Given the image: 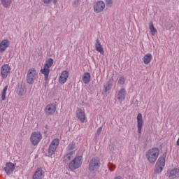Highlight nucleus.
I'll use <instances>...</instances> for the list:
<instances>
[{
  "label": "nucleus",
  "mask_w": 179,
  "mask_h": 179,
  "mask_svg": "<svg viewBox=\"0 0 179 179\" xmlns=\"http://www.w3.org/2000/svg\"><path fill=\"white\" fill-rule=\"evenodd\" d=\"M160 155V150L157 148H152L147 150L145 152V157L150 164H155Z\"/></svg>",
  "instance_id": "obj_1"
},
{
  "label": "nucleus",
  "mask_w": 179,
  "mask_h": 179,
  "mask_svg": "<svg viewBox=\"0 0 179 179\" xmlns=\"http://www.w3.org/2000/svg\"><path fill=\"white\" fill-rule=\"evenodd\" d=\"M83 163V157L82 155H78L69 164V169L71 171L77 170L82 166Z\"/></svg>",
  "instance_id": "obj_2"
},
{
  "label": "nucleus",
  "mask_w": 179,
  "mask_h": 179,
  "mask_svg": "<svg viewBox=\"0 0 179 179\" xmlns=\"http://www.w3.org/2000/svg\"><path fill=\"white\" fill-rule=\"evenodd\" d=\"M37 78V70L35 68H31L27 73V83L29 85H33L34 80Z\"/></svg>",
  "instance_id": "obj_3"
},
{
  "label": "nucleus",
  "mask_w": 179,
  "mask_h": 179,
  "mask_svg": "<svg viewBox=\"0 0 179 179\" xmlns=\"http://www.w3.org/2000/svg\"><path fill=\"white\" fill-rule=\"evenodd\" d=\"M43 139V135L40 131H34L30 136V142L34 146H37Z\"/></svg>",
  "instance_id": "obj_4"
},
{
  "label": "nucleus",
  "mask_w": 179,
  "mask_h": 179,
  "mask_svg": "<svg viewBox=\"0 0 179 179\" xmlns=\"http://www.w3.org/2000/svg\"><path fill=\"white\" fill-rule=\"evenodd\" d=\"M166 166V157H161L158 159L155 169V174H160Z\"/></svg>",
  "instance_id": "obj_5"
},
{
  "label": "nucleus",
  "mask_w": 179,
  "mask_h": 179,
  "mask_svg": "<svg viewBox=\"0 0 179 179\" xmlns=\"http://www.w3.org/2000/svg\"><path fill=\"white\" fill-rule=\"evenodd\" d=\"M76 118L80 121L82 124L86 122L87 121V118L86 117V112L85 109L78 108L76 110Z\"/></svg>",
  "instance_id": "obj_6"
},
{
  "label": "nucleus",
  "mask_w": 179,
  "mask_h": 179,
  "mask_svg": "<svg viewBox=\"0 0 179 179\" xmlns=\"http://www.w3.org/2000/svg\"><path fill=\"white\" fill-rule=\"evenodd\" d=\"M106 9V3L103 1H97L93 4V10L94 13H101Z\"/></svg>",
  "instance_id": "obj_7"
},
{
  "label": "nucleus",
  "mask_w": 179,
  "mask_h": 179,
  "mask_svg": "<svg viewBox=\"0 0 179 179\" xmlns=\"http://www.w3.org/2000/svg\"><path fill=\"white\" fill-rule=\"evenodd\" d=\"M100 168V159L99 158H93L89 164V170L92 173V171H96Z\"/></svg>",
  "instance_id": "obj_8"
},
{
  "label": "nucleus",
  "mask_w": 179,
  "mask_h": 179,
  "mask_svg": "<svg viewBox=\"0 0 179 179\" xmlns=\"http://www.w3.org/2000/svg\"><path fill=\"white\" fill-rule=\"evenodd\" d=\"M59 145V139L55 138L52 141L50 145H49V148H48L49 156H52V155H54V153H55V151L57 150V148H58Z\"/></svg>",
  "instance_id": "obj_9"
},
{
  "label": "nucleus",
  "mask_w": 179,
  "mask_h": 179,
  "mask_svg": "<svg viewBox=\"0 0 179 179\" xmlns=\"http://www.w3.org/2000/svg\"><path fill=\"white\" fill-rule=\"evenodd\" d=\"M10 71L12 69L9 64H3L1 67V76L3 79H6L9 75H10Z\"/></svg>",
  "instance_id": "obj_10"
},
{
  "label": "nucleus",
  "mask_w": 179,
  "mask_h": 179,
  "mask_svg": "<svg viewBox=\"0 0 179 179\" xmlns=\"http://www.w3.org/2000/svg\"><path fill=\"white\" fill-rule=\"evenodd\" d=\"M57 111V105L55 103H49L45 108V113L46 115H54Z\"/></svg>",
  "instance_id": "obj_11"
},
{
  "label": "nucleus",
  "mask_w": 179,
  "mask_h": 179,
  "mask_svg": "<svg viewBox=\"0 0 179 179\" xmlns=\"http://www.w3.org/2000/svg\"><path fill=\"white\" fill-rule=\"evenodd\" d=\"M69 78V71H64L59 77V83L60 85H64Z\"/></svg>",
  "instance_id": "obj_12"
},
{
  "label": "nucleus",
  "mask_w": 179,
  "mask_h": 179,
  "mask_svg": "<svg viewBox=\"0 0 179 179\" xmlns=\"http://www.w3.org/2000/svg\"><path fill=\"white\" fill-rule=\"evenodd\" d=\"M143 127V117L142 113H138L137 115V129L138 134H142V127Z\"/></svg>",
  "instance_id": "obj_13"
},
{
  "label": "nucleus",
  "mask_w": 179,
  "mask_h": 179,
  "mask_svg": "<svg viewBox=\"0 0 179 179\" xmlns=\"http://www.w3.org/2000/svg\"><path fill=\"white\" fill-rule=\"evenodd\" d=\"M15 165L12 162H8L6 164L4 171L6 174H12L15 171Z\"/></svg>",
  "instance_id": "obj_14"
},
{
  "label": "nucleus",
  "mask_w": 179,
  "mask_h": 179,
  "mask_svg": "<svg viewBox=\"0 0 179 179\" xmlns=\"http://www.w3.org/2000/svg\"><path fill=\"white\" fill-rule=\"evenodd\" d=\"M10 45V41L8 39H3L0 42V52H3L6 48Z\"/></svg>",
  "instance_id": "obj_15"
},
{
  "label": "nucleus",
  "mask_w": 179,
  "mask_h": 179,
  "mask_svg": "<svg viewBox=\"0 0 179 179\" xmlns=\"http://www.w3.org/2000/svg\"><path fill=\"white\" fill-rule=\"evenodd\" d=\"M44 178V171L43 169L38 168L33 175V179H43Z\"/></svg>",
  "instance_id": "obj_16"
},
{
  "label": "nucleus",
  "mask_w": 179,
  "mask_h": 179,
  "mask_svg": "<svg viewBox=\"0 0 179 179\" xmlns=\"http://www.w3.org/2000/svg\"><path fill=\"white\" fill-rule=\"evenodd\" d=\"M94 45L95 50L96 51H97V52H99V54H101V55H104V48L101 45V42H100V40L96 39Z\"/></svg>",
  "instance_id": "obj_17"
},
{
  "label": "nucleus",
  "mask_w": 179,
  "mask_h": 179,
  "mask_svg": "<svg viewBox=\"0 0 179 179\" xmlns=\"http://www.w3.org/2000/svg\"><path fill=\"white\" fill-rule=\"evenodd\" d=\"M179 176V169L174 168L173 169L171 170L169 173V178L174 179L177 178Z\"/></svg>",
  "instance_id": "obj_18"
},
{
  "label": "nucleus",
  "mask_w": 179,
  "mask_h": 179,
  "mask_svg": "<svg viewBox=\"0 0 179 179\" xmlns=\"http://www.w3.org/2000/svg\"><path fill=\"white\" fill-rule=\"evenodd\" d=\"M125 94H127V90L122 88L117 93V100L120 102L124 101L125 100Z\"/></svg>",
  "instance_id": "obj_19"
},
{
  "label": "nucleus",
  "mask_w": 179,
  "mask_h": 179,
  "mask_svg": "<svg viewBox=\"0 0 179 179\" xmlns=\"http://www.w3.org/2000/svg\"><path fill=\"white\" fill-rule=\"evenodd\" d=\"M152 59H153V56L150 53L145 54L143 57V62L145 65H149L152 62Z\"/></svg>",
  "instance_id": "obj_20"
},
{
  "label": "nucleus",
  "mask_w": 179,
  "mask_h": 179,
  "mask_svg": "<svg viewBox=\"0 0 179 179\" xmlns=\"http://www.w3.org/2000/svg\"><path fill=\"white\" fill-rule=\"evenodd\" d=\"M75 157V151H69L64 156V162H70Z\"/></svg>",
  "instance_id": "obj_21"
},
{
  "label": "nucleus",
  "mask_w": 179,
  "mask_h": 179,
  "mask_svg": "<svg viewBox=\"0 0 179 179\" xmlns=\"http://www.w3.org/2000/svg\"><path fill=\"white\" fill-rule=\"evenodd\" d=\"M41 73L42 75H44L45 80H48L50 75V69L44 66L43 68L41 69Z\"/></svg>",
  "instance_id": "obj_22"
},
{
  "label": "nucleus",
  "mask_w": 179,
  "mask_h": 179,
  "mask_svg": "<svg viewBox=\"0 0 179 179\" xmlns=\"http://www.w3.org/2000/svg\"><path fill=\"white\" fill-rule=\"evenodd\" d=\"M92 76H90V73H85L83 76V82L85 85H87L90 82Z\"/></svg>",
  "instance_id": "obj_23"
},
{
  "label": "nucleus",
  "mask_w": 179,
  "mask_h": 179,
  "mask_svg": "<svg viewBox=\"0 0 179 179\" xmlns=\"http://www.w3.org/2000/svg\"><path fill=\"white\" fill-rule=\"evenodd\" d=\"M149 29L151 36H155L156 33H157V30L156 29V28H155L152 22L149 23Z\"/></svg>",
  "instance_id": "obj_24"
},
{
  "label": "nucleus",
  "mask_w": 179,
  "mask_h": 179,
  "mask_svg": "<svg viewBox=\"0 0 179 179\" xmlns=\"http://www.w3.org/2000/svg\"><path fill=\"white\" fill-rule=\"evenodd\" d=\"M1 5L3 8H10L12 0H1Z\"/></svg>",
  "instance_id": "obj_25"
},
{
  "label": "nucleus",
  "mask_w": 179,
  "mask_h": 179,
  "mask_svg": "<svg viewBox=\"0 0 179 179\" xmlns=\"http://www.w3.org/2000/svg\"><path fill=\"white\" fill-rule=\"evenodd\" d=\"M16 92L18 96H24V94H26V88L23 87H18Z\"/></svg>",
  "instance_id": "obj_26"
},
{
  "label": "nucleus",
  "mask_w": 179,
  "mask_h": 179,
  "mask_svg": "<svg viewBox=\"0 0 179 179\" xmlns=\"http://www.w3.org/2000/svg\"><path fill=\"white\" fill-rule=\"evenodd\" d=\"M54 64V59L52 58H49L48 60H46L45 64H44V66H46V68H49V69Z\"/></svg>",
  "instance_id": "obj_27"
},
{
  "label": "nucleus",
  "mask_w": 179,
  "mask_h": 179,
  "mask_svg": "<svg viewBox=\"0 0 179 179\" xmlns=\"http://www.w3.org/2000/svg\"><path fill=\"white\" fill-rule=\"evenodd\" d=\"M8 85H6L1 92V100L5 101L6 100V92H8Z\"/></svg>",
  "instance_id": "obj_28"
},
{
  "label": "nucleus",
  "mask_w": 179,
  "mask_h": 179,
  "mask_svg": "<svg viewBox=\"0 0 179 179\" xmlns=\"http://www.w3.org/2000/svg\"><path fill=\"white\" fill-rule=\"evenodd\" d=\"M82 4V1L80 0H74L73 2V8H79V6Z\"/></svg>",
  "instance_id": "obj_29"
},
{
  "label": "nucleus",
  "mask_w": 179,
  "mask_h": 179,
  "mask_svg": "<svg viewBox=\"0 0 179 179\" xmlns=\"http://www.w3.org/2000/svg\"><path fill=\"white\" fill-rule=\"evenodd\" d=\"M125 83V77L120 76L117 79V85H124Z\"/></svg>",
  "instance_id": "obj_30"
},
{
  "label": "nucleus",
  "mask_w": 179,
  "mask_h": 179,
  "mask_svg": "<svg viewBox=\"0 0 179 179\" xmlns=\"http://www.w3.org/2000/svg\"><path fill=\"white\" fill-rule=\"evenodd\" d=\"M114 3V0H105V5L106 6H108L109 8H111Z\"/></svg>",
  "instance_id": "obj_31"
},
{
  "label": "nucleus",
  "mask_w": 179,
  "mask_h": 179,
  "mask_svg": "<svg viewBox=\"0 0 179 179\" xmlns=\"http://www.w3.org/2000/svg\"><path fill=\"white\" fill-rule=\"evenodd\" d=\"M67 149L69 150V152H72L73 151V149H75V143H71L69 145V146L67 147Z\"/></svg>",
  "instance_id": "obj_32"
},
{
  "label": "nucleus",
  "mask_w": 179,
  "mask_h": 179,
  "mask_svg": "<svg viewBox=\"0 0 179 179\" xmlns=\"http://www.w3.org/2000/svg\"><path fill=\"white\" fill-rule=\"evenodd\" d=\"M108 167L110 171H114V170H115V165H114L113 164H109Z\"/></svg>",
  "instance_id": "obj_33"
},
{
  "label": "nucleus",
  "mask_w": 179,
  "mask_h": 179,
  "mask_svg": "<svg viewBox=\"0 0 179 179\" xmlns=\"http://www.w3.org/2000/svg\"><path fill=\"white\" fill-rule=\"evenodd\" d=\"M43 2L45 3V5H49V3L52 2V0H43Z\"/></svg>",
  "instance_id": "obj_34"
},
{
  "label": "nucleus",
  "mask_w": 179,
  "mask_h": 179,
  "mask_svg": "<svg viewBox=\"0 0 179 179\" xmlns=\"http://www.w3.org/2000/svg\"><path fill=\"white\" fill-rule=\"evenodd\" d=\"M101 131H103V127H99L96 131V134L100 135V134H101Z\"/></svg>",
  "instance_id": "obj_35"
},
{
  "label": "nucleus",
  "mask_w": 179,
  "mask_h": 179,
  "mask_svg": "<svg viewBox=\"0 0 179 179\" xmlns=\"http://www.w3.org/2000/svg\"><path fill=\"white\" fill-rule=\"evenodd\" d=\"M110 89H111V86L108 85L107 87H105V92L110 90Z\"/></svg>",
  "instance_id": "obj_36"
},
{
  "label": "nucleus",
  "mask_w": 179,
  "mask_h": 179,
  "mask_svg": "<svg viewBox=\"0 0 179 179\" xmlns=\"http://www.w3.org/2000/svg\"><path fill=\"white\" fill-rule=\"evenodd\" d=\"M0 122H1V114H0Z\"/></svg>",
  "instance_id": "obj_37"
}]
</instances>
